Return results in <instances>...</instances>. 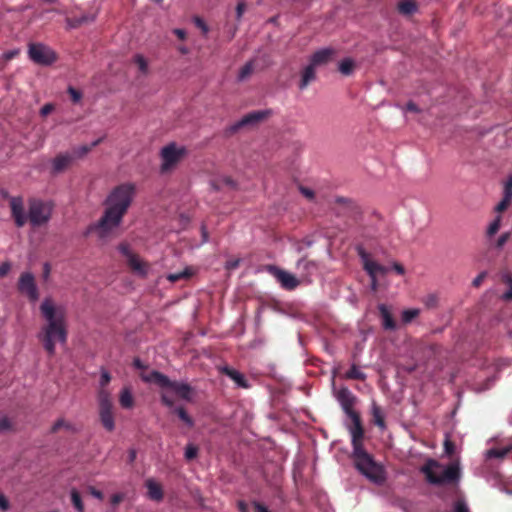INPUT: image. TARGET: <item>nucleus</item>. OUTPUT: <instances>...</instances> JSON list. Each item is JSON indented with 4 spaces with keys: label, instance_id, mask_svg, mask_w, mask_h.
Listing matches in <instances>:
<instances>
[{
    "label": "nucleus",
    "instance_id": "1",
    "mask_svg": "<svg viewBox=\"0 0 512 512\" xmlns=\"http://www.w3.org/2000/svg\"><path fill=\"white\" fill-rule=\"evenodd\" d=\"M136 195V185L126 182L114 187L105 200L106 208L97 223L88 227L87 233L96 232L100 239L108 237L117 228Z\"/></svg>",
    "mask_w": 512,
    "mask_h": 512
},
{
    "label": "nucleus",
    "instance_id": "2",
    "mask_svg": "<svg viewBox=\"0 0 512 512\" xmlns=\"http://www.w3.org/2000/svg\"><path fill=\"white\" fill-rule=\"evenodd\" d=\"M140 377L144 382L152 383L160 387L162 389L160 394L161 403L171 409V413L176 414L185 426L188 428L194 427L195 422L188 414L185 407L175 406V401L168 392V390H171L180 399L191 402L193 400V388L188 383L172 381L166 375L156 370L148 374L142 373Z\"/></svg>",
    "mask_w": 512,
    "mask_h": 512
},
{
    "label": "nucleus",
    "instance_id": "3",
    "mask_svg": "<svg viewBox=\"0 0 512 512\" xmlns=\"http://www.w3.org/2000/svg\"><path fill=\"white\" fill-rule=\"evenodd\" d=\"M40 312L46 324L42 326L38 338L49 356H53L56 343L65 344L67 341L65 311L62 307H56L52 298L47 297L40 305Z\"/></svg>",
    "mask_w": 512,
    "mask_h": 512
},
{
    "label": "nucleus",
    "instance_id": "4",
    "mask_svg": "<svg viewBox=\"0 0 512 512\" xmlns=\"http://www.w3.org/2000/svg\"><path fill=\"white\" fill-rule=\"evenodd\" d=\"M352 459L356 469L367 479L377 485H383L386 481V471L384 467L377 463L373 456L364 448L363 437L351 435Z\"/></svg>",
    "mask_w": 512,
    "mask_h": 512
},
{
    "label": "nucleus",
    "instance_id": "5",
    "mask_svg": "<svg viewBox=\"0 0 512 512\" xmlns=\"http://www.w3.org/2000/svg\"><path fill=\"white\" fill-rule=\"evenodd\" d=\"M420 472L425 476L426 482L434 486L458 485L461 479L458 461L444 467L437 460L428 459L420 467Z\"/></svg>",
    "mask_w": 512,
    "mask_h": 512
},
{
    "label": "nucleus",
    "instance_id": "6",
    "mask_svg": "<svg viewBox=\"0 0 512 512\" xmlns=\"http://www.w3.org/2000/svg\"><path fill=\"white\" fill-rule=\"evenodd\" d=\"M336 399L341 405L342 410L351 420L349 431L351 435L356 437H364V428L361 421L360 414L354 409L357 402V397L347 388L342 387L336 393Z\"/></svg>",
    "mask_w": 512,
    "mask_h": 512
},
{
    "label": "nucleus",
    "instance_id": "7",
    "mask_svg": "<svg viewBox=\"0 0 512 512\" xmlns=\"http://www.w3.org/2000/svg\"><path fill=\"white\" fill-rule=\"evenodd\" d=\"M53 203L41 199H30L28 203V221L32 227L46 225L52 216Z\"/></svg>",
    "mask_w": 512,
    "mask_h": 512
},
{
    "label": "nucleus",
    "instance_id": "8",
    "mask_svg": "<svg viewBox=\"0 0 512 512\" xmlns=\"http://www.w3.org/2000/svg\"><path fill=\"white\" fill-rule=\"evenodd\" d=\"M187 154L185 147H179L176 143H170L161 149L160 156L162 164L161 173L172 171Z\"/></svg>",
    "mask_w": 512,
    "mask_h": 512
},
{
    "label": "nucleus",
    "instance_id": "9",
    "mask_svg": "<svg viewBox=\"0 0 512 512\" xmlns=\"http://www.w3.org/2000/svg\"><path fill=\"white\" fill-rule=\"evenodd\" d=\"M28 56L34 63L41 66H50L58 60L57 53L43 43H30Z\"/></svg>",
    "mask_w": 512,
    "mask_h": 512
},
{
    "label": "nucleus",
    "instance_id": "10",
    "mask_svg": "<svg viewBox=\"0 0 512 512\" xmlns=\"http://www.w3.org/2000/svg\"><path fill=\"white\" fill-rule=\"evenodd\" d=\"M99 417L103 427L111 432L115 428V421L113 415V404L110 399L109 393L101 391L99 393Z\"/></svg>",
    "mask_w": 512,
    "mask_h": 512
},
{
    "label": "nucleus",
    "instance_id": "11",
    "mask_svg": "<svg viewBox=\"0 0 512 512\" xmlns=\"http://www.w3.org/2000/svg\"><path fill=\"white\" fill-rule=\"evenodd\" d=\"M17 290L31 303H35L39 299V290L35 281V277L31 272L21 273L17 282Z\"/></svg>",
    "mask_w": 512,
    "mask_h": 512
},
{
    "label": "nucleus",
    "instance_id": "12",
    "mask_svg": "<svg viewBox=\"0 0 512 512\" xmlns=\"http://www.w3.org/2000/svg\"><path fill=\"white\" fill-rule=\"evenodd\" d=\"M271 115H272V110H270V109L250 112V113L246 114L245 116H243L239 121H237L236 123L231 125L227 129V132L229 134H234L242 127L257 124V123L267 119Z\"/></svg>",
    "mask_w": 512,
    "mask_h": 512
},
{
    "label": "nucleus",
    "instance_id": "13",
    "mask_svg": "<svg viewBox=\"0 0 512 512\" xmlns=\"http://www.w3.org/2000/svg\"><path fill=\"white\" fill-rule=\"evenodd\" d=\"M267 271L280 283L281 287L285 290L292 291L296 289L301 280L297 278L295 275L278 268L274 265H269L267 267Z\"/></svg>",
    "mask_w": 512,
    "mask_h": 512
},
{
    "label": "nucleus",
    "instance_id": "14",
    "mask_svg": "<svg viewBox=\"0 0 512 512\" xmlns=\"http://www.w3.org/2000/svg\"><path fill=\"white\" fill-rule=\"evenodd\" d=\"M357 253L360 257L364 270L368 273L369 277L378 275H386L389 268L371 260L369 253L362 246L357 247Z\"/></svg>",
    "mask_w": 512,
    "mask_h": 512
},
{
    "label": "nucleus",
    "instance_id": "15",
    "mask_svg": "<svg viewBox=\"0 0 512 512\" xmlns=\"http://www.w3.org/2000/svg\"><path fill=\"white\" fill-rule=\"evenodd\" d=\"M296 268L299 271L301 282L311 283L312 277L319 269V265L316 261L304 256L297 261Z\"/></svg>",
    "mask_w": 512,
    "mask_h": 512
},
{
    "label": "nucleus",
    "instance_id": "16",
    "mask_svg": "<svg viewBox=\"0 0 512 512\" xmlns=\"http://www.w3.org/2000/svg\"><path fill=\"white\" fill-rule=\"evenodd\" d=\"M10 209L15 225L23 227L28 222V215L25 213L22 197H11Z\"/></svg>",
    "mask_w": 512,
    "mask_h": 512
},
{
    "label": "nucleus",
    "instance_id": "17",
    "mask_svg": "<svg viewBox=\"0 0 512 512\" xmlns=\"http://www.w3.org/2000/svg\"><path fill=\"white\" fill-rule=\"evenodd\" d=\"M73 162L70 153H60L51 162V174L58 175L64 172Z\"/></svg>",
    "mask_w": 512,
    "mask_h": 512
},
{
    "label": "nucleus",
    "instance_id": "18",
    "mask_svg": "<svg viewBox=\"0 0 512 512\" xmlns=\"http://www.w3.org/2000/svg\"><path fill=\"white\" fill-rule=\"evenodd\" d=\"M221 373L228 376L231 380H233L236 385L240 388L247 389L250 387V384L248 380L245 378L244 374L239 372L238 370L234 368H230L228 366H225L221 368Z\"/></svg>",
    "mask_w": 512,
    "mask_h": 512
},
{
    "label": "nucleus",
    "instance_id": "19",
    "mask_svg": "<svg viewBox=\"0 0 512 512\" xmlns=\"http://www.w3.org/2000/svg\"><path fill=\"white\" fill-rule=\"evenodd\" d=\"M147 488V495L149 499L154 501H161L164 497L162 486L154 479L149 478L145 482Z\"/></svg>",
    "mask_w": 512,
    "mask_h": 512
},
{
    "label": "nucleus",
    "instance_id": "20",
    "mask_svg": "<svg viewBox=\"0 0 512 512\" xmlns=\"http://www.w3.org/2000/svg\"><path fill=\"white\" fill-rule=\"evenodd\" d=\"M378 310L380 316L382 318V326L385 330H395L396 322L393 319L388 307L385 304H380L378 306Z\"/></svg>",
    "mask_w": 512,
    "mask_h": 512
},
{
    "label": "nucleus",
    "instance_id": "21",
    "mask_svg": "<svg viewBox=\"0 0 512 512\" xmlns=\"http://www.w3.org/2000/svg\"><path fill=\"white\" fill-rule=\"evenodd\" d=\"M334 55V50L325 48L316 51L311 57V64L314 66L327 63Z\"/></svg>",
    "mask_w": 512,
    "mask_h": 512
},
{
    "label": "nucleus",
    "instance_id": "22",
    "mask_svg": "<svg viewBox=\"0 0 512 512\" xmlns=\"http://www.w3.org/2000/svg\"><path fill=\"white\" fill-rule=\"evenodd\" d=\"M315 78H316L315 66L310 63L302 71L299 88L301 90L305 89L312 81L315 80Z\"/></svg>",
    "mask_w": 512,
    "mask_h": 512
},
{
    "label": "nucleus",
    "instance_id": "23",
    "mask_svg": "<svg viewBox=\"0 0 512 512\" xmlns=\"http://www.w3.org/2000/svg\"><path fill=\"white\" fill-rule=\"evenodd\" d=\"M126 261L133 272H136L140 275L146 274V265L140 260L137 254H132L131 256L126 258Z\"/></svg>",
    "mask_w": 512,
    "mask_h": 512
},
{
    "label": "nucleus",
    "instance_id": "24",
    "mask_svg": "<svg viewBox=\"0 0 512 512\" xmlns=\"http://www.w3.org/2000/svg\"><path fill=\"white\" fill-rule=\"evenodd\" d=\"M371 414L373 423L380 429H385L386 423L384 413L381 407L378 406L375 402L372 403Z\"/></svg>",
    "mask_w": 512,
    "mask_h": 512
},
{
    "label": "nucleus",
    "instance_id": "25",
    "mask_svg": "<svg viewBox=\"0 0 512 512\" xmlns=\"http://www.w3.org/2000/svg\"><path fill=\"white\" fill-rule=\"evenodd\" d=\"M103 138H99L92 142L90 145H81L78 147H74L72 149L71 155L73 156V160L75 158H82L86 154H88L94 147L98 146L102 142Z\"/></svg>",
    "mask_w": 512,
    "mask_h": 512
},
{
    "label": "nucleus",
    "instance_id": "26",
    "mask_svg": "<svg viewBox=\"0 0 512 512\" xmlns=\"http://www.w3.org/2000/svg\"><path fill=\"white\" fill-rule=\"evenodd\" d=\"M119 403L124 409H131L134 406V397L130 388L124 387L119 396Z\"/></svg>",
    "mask_w": 512,
    "mask_h": 512
},
{
    "label": "nucleus",
    "instance_id": "27",
    "mask_svg": "<svg viewBox=\"0 0 512 512\" xmlns=\"http://www.w3.org/2000/svg\"><path fill=\"white\" fill-rule=\"evenodd\" d=\"M417 10V4L414 0H401L398 3V11L403 15H411Z\"/></svg>",
    "mask_w": 512,
    "mask_h": 512
},
{
    "label": "nucleus",
    "instance_id": "28",
    "mask_svg": "<svg viewBox=\"0 0 512 512\" xmlns=\"http://www.w3.org/2000/svg\"><path fill=\"white\" fill-rule=\"evenodd\" d=\"M501 280L508 286V290L502 294L501 299L509 302L512 300V275L510 273L502 274Z\"/></svg>",
    "mask_w": 512,
    "mask_h": 512
},
{
    "label": "nucleus",
    "instance_id": "29",
    "mask_svg": "<svg viewBox=\"0 0 512 512\" xmlns=\"http://www.w3.org/2000/svg\"><path fill=\"white\" fill-rule=\"evenodd\" d=\"M345 378L351 380L364 381L366 379V374L362 372L355 364H353L350 367V369L345 373Z\"/></svg>",
    "mask_w": 512,
    "mask_h": 512
},
{
    "label": "nucleus",
    "instance_id": "30",
    "mask_svg": "<svg viewBox=\"0 0 512 512\" xmlns=\"http://www.w3.org/2000/svg\"><path fill=\"white\" fill-rule=\"evenodd\" d=\"M512 451V446L504 448H493L487 451L488 458H504L507 454Z\"/></svg>",
    "mask_w": 512,
    "mask_h": 512
},
{
    "label": "nucleus",
    "instance_id": "31",
    "mask_svg": "<svg viewBox=\"0 0 512 512\" xmlns=\"http://www.w3.org/2000/svg\"><path fill=\"white\" fill-rule=\"evenodd\" d=\"M193 275V271L191 268H186L184 269L183 271L181 272H177V273H171L167 276V279L170 281V282H177L179 280H182V279H188L190 278L191 276Z\"/></svg>",
    "mask_w": 512,
    "mask_h": 512
},
{
    "label": "nucleus",
    "instance_id": "32",
    "mask_svg": "<svg viewBox=\"0 0 512 512\" xmlns=\"http://www.w3.org/2000/svg\"><path fill=\"white\" fill-rule=\"evenodd\" d=\"M354 67L355 63L350 58H345L339 63V71L345 76L352 74Z\"/></svg>",
    "mask_w": 512,
    "mask_h": 512
},
{
    "label": "nucleus",
    "instance_id": "33",
    "mask_svg": "<svg viewBox=\"0 0 512 512\" xmlns=\"http://www.w3.org/2000/svg\"><path fill=\"white\" fill-rule=\"evenodd\" d=\"M254 70V64L253 61L247 62L239 71L238 73V81H244L246 80Z\"/></svg>",
    "mask_w": 512,
    "mask_h": 512
},
{
    "label": "nucleus",
    "instance_id": "34",
    "mask_svg": "<svg viewBox=\"0 0 512 512\" xmlns=\"http://www.w3.org/2000/svg\"><path fill=\"white\" fill-rule=\"evenodd\" d=\"M71 501H72L73 506L75 507V509L78 512L84 511V505H83L80 493L75 488H73L71 490Z\"/></svg>",
    "mask_w": 512,
    "mask_h": 512
},
{
    "label": "nucleus",
    "instance_id": "35",
    "mask_svg": "<svg viewBox=\"0 0 512 512\" xmlns=\"http://www.w3.org/2000/svg\"><path fill=\"white\" fill-rule=\"evenodd\" d=\"M501 216H497L491 223L490 225L488 226L487 228V231H486V235L487 237H492L494 236L500 229V226H501Z\"/></svg>",
    "mask_w": 512,
    "mask_h": 512
},
{
    "label": "nucleus",
    "instance_id": "36",
    "mask_svg": "<svg viewBox=\"0 0 512 512\" xmlns=\"http://www.w3.org/2000/svg\"><path fill=\"white\" fill-rule=\"evenodd\" d=\"M420 311L418 309H407L402 312V320L404 323L411 322L414 318L419 315Z\"/></svg>",
    "mask_w": 512,
    "mask_h": 512
},
{
    "label": "nucleus",
    "instance_id": "37",
    "mask_svg": "<svg viewBox=\"0 0 512 512\" xmlns=\"http://www.w3.org/2000/svg\"><path fill=\"white\" fill-rule=\"evenodd\" d=\"M134 63L138 66L139 70L146 74L147 71H148V63L146 61V59L140 55V54H137L135 55L134 57Z\"/></svg>",
    "mask_w": 512,
    "mask_h": 512
},
{
    "label": "nucleus",
    "instance_id": "38",
    "mask_svg": "<svg viewBox=\"0 0 512 512\" xmlns=\"http://www.w3.org/2000/svg\"><path fill=\"white\" fill-rule=\"evenodd\" d=\"M198 447L193 444H188L185 448V458L188 461L195 459L198 455Z\"/></svg>",
    "mask_w": 512,
    "mask_h": 512
},
{
    "label": "nucleus",
    "instance_id": "39",
    "mask_svg": "<svg viewBox=\"0 0 512 512\" xmlns=\"http://www.w3.org/2000/svg\"><path fill=\"white\" fill-rule=\"evenodd\" d=\"M62 428H66L68 430H71L72 429V425L70 423L66 422L64 419H58L53 424V426L51 428V432L52 433H56V432H58Z\"/></svg>",
    "mask_w": 512,
    "mask_h": 512
},
{
    "label": "nucleus",
    "instance_id": "40",
    "mask_svg": "<svg viewBox=\"0 0 512 512\" xmlns=\"http://www.w3.org/2000/svg\"><path fill=\"white\" fill-rule=\"evenodd\" d=\"M13 429V423L7 417H0V433L11 431Z\"/></svg>",
    "mask_w": 512,
    "mask_h": 512
},
{
    "label": "nucleus",
    "instance_id": "41",
    "mask_svg": "<svg viewBox=\"0 0 512 512\" xmlns=\"http://www.w3.org/2000/svg\"><path fill=\"white\" fill-rule=\"evenodd\" d=\"M511 202L512 199L503 196L502 200L495 207V211L498 213L504 212L510 206Z\"/></svg>",
    "mask_w": 512,
    "mask_h": 512
},
{
    "label": "nucleus",
    "instance_id": "42",
    "mask_svg": "<svg viewBox=\"0 0 512 512\" xmlns=\"http://www.w3.org/2000/svg\"><path fill=\"white\" fill-rule=\"evenodd\" d=\"M94 18H95L94 16H87V15H84L81 17H76L72 20L73 21L72 26L73 27L81 26L82 24L92 22L94 20Z\"/></svg>",
    "mask_w": 512,
    "mask_h": 512
},
{
    "label": "nucleus",
    "instance_id": "43",
    "mask_svg": "<svg viewBox=\"0 0 512 512\" xmlns=\"http://www.w3.org/2000/svg\"><path fill=\"white\" fill-rule=\"evenodd\" d=\"M503 196L512 199V174L509 175L504 184Z\"/></svg>",
    "mask_w": 512,
    "mask_h": 512
},
{
    "label": "nucleus",
    "instance_id": "44",
    "mask_svg": "<svg viewBox=\"0 0 512 512\" xmlns=\"http://www.w3.org/2000/svg\"><path fill=\"white\" fill-rule=\"evenodd\" d=\"M424 303L428 308H435L438 304V296L436 294H429L425 297Z\"/></svg>",
    "mask_w": 512,
    "mask_h": 512
},
{
    "label": "nucleus",
    "instance_id": "45",
    "mask_svg": "<svg viewBox=\"0 0 512 512\" xmlns=\"http://www.w3.org/2000/svg\"><path fill=\"white\" fill-rule=\"evenodd\" d=\"M454 512H470L464 500H457L453 506Z\"/></svg>",
    "mask_w": 512,
    "mask_h": 512
},
{
    "label": "nucleus",
    "instance_id": "46",
    "mask_svg": "<svg viewBox=\"0 0 512 512\" xmlns=\"http://www.w3.org/2000/svg\"><path fill=\"white\" fill-rule=\"evenodd\" d=\"M118 250L119 252L125 257V258H128L129 256H131L132 254H134L131 249H130V246L128 243L126 242H122L119 244L118 246Z\"/></svg>",
    "mask_w": 512,
    "mask_h": 512
},
{
    "label": "nucleus",
    "instance_id": "47",
    "mask_svg": "<svg viewBox=\"0 0 512 512\" xmlns=\"http://www.w3.org/2000/svg\"><path fill=\"white\" fill-rule=\"evenodd\" d=\"M444 451L448 456H452L455 452V444L449 438L444 441Z\"/></svg>",
    "mask_w": 512,
    "mask_h": 512
},
{
    "label": "nucleus",
    "instance_id": "48",
    "mask_svg": "<svg viewBox=\"0 0 512 512\" xmlns=\"http://www.w3.org/2000/svg\"><path fill=\"white\" fill-rule=\"evenodd\" d=\"M510 238V233L509 232H506V233H503L496 241V248L498 249H501L506 243L507 241L509 240Z\"/></svg>",
    "mask_w": 512,
    "mask_h": 512
},
{
    "label": "nucleus",
    "instance_id": "49",
    "mask_svg": "<svg viewBox=\"0 0 512 512\" xmlns=\"http://www.w3.org/2000/svg\"><path fill=\"white\" fill-rule=\"evenodd\" d=\"M110 380H111L110 373L107 370L102 369L101 370V377H100V385L102 387H105L106 385L109 384Z\"/></svg>",
    "mask_w": 512,
    "mask_h": 512
},
{
    "label": "nucleus",
    "instance_id": "50",
    "mask_svg": "<svg viewBox=\"0 0 512 512\" xmlns=\"http://www.w3.org/2000/svg\"><path fill=\"white\" fill-rule=\"evenodd\" d=\"M68 93L69 95L71 96V99L73 102H79L80 99L82 98V94L80 91L76 90L75 88L73 87H69L68 88Z\"/></svg>",
    "mask_w": 512,
    "mask_h": 512
},
{
    "label": "nucleus",
    "instance_id": "51",
    "mask_svg": "<svg viewBox=\"0 0 512 512\" xmlns=\"http://www.w3.org/2000/svg\"><path fill=\"white\" fill-rule=\"evenodd\" d=\"M194 23L198 28H200L202 30L203 34L208 33L209 28H208L207 24L200 17H195Z\"/></svg>",
    "mask_w": 512,
    "mask_h": 512
},
{
    "label": "nucleus",
    "instance_id": "52",
    "mask_svg": "<svg viewBox=\"0 0 512 512\" xmlns=\"http://www.w3.org/2000/svg\"><path fill=\"white\" fill-rule=\"evenodd\" d=\"M487 276V272L486 271H483L481 272L473 281H472V285L473 287L475 288H478L481 286L482 282L484 281V279L486 278Z\"/></svg>",
    "mask_w": 512,
    "mask_h": 512
},
{
    "label": "nucleus",
    "instance_id": "53",
    "mask_svg": "<svg viewBox=\"0 0 512 512\" xmlns=\"http://www.w3.org/2000/svg\"><path fill=\"white\" fill-rule=\"evenodd\" d=\"M55 109L54 105L51 104V103H47L45 104L41 109H40V115L42 117H46L47 115H49L53 110Z\"/></svg>",
    "mask_w": 512,
    "mask_h": 512
},
{
    "label": "nucleus",
    "instance_id": "54",
    "mask_svg": "<svg viewBox=\"0 0 512 512\" xmlns=\"http://www.w3.org/2000/svg\"><path fill=\"white\" fill-rule=\"evenodd\" d=\"M124 499V496L123 494L121 493H116V494H113L111 496V499H110V502L113 506H117L118 504H120Z\"/></svg>",
    "mask_w": 512,
    "mask_h": 512
},
{
    "label": "nucleus",
    "instance_id": "55",
    "mask_svg": "<svg viewBox=\"0 0 512 512\" xmlns=\"http://www.w3.org/2000/svg\"><path fill=\"white\" fill-rule=\"evenodd\" d=\"M246 4L244 2H239L236 7V17L237 20H240L243 13L245 12Z\"/></svg>",
    "mask_w": 512,
    "mask_h": 512
},
{
    "label": "nucleus",
    "instance_id": "56",
    "mask_svg": "<svg viewBox=\"0 0 512 512\" xmlns=\"http://www.w3.org/2000/svg\"><path fill=\"white\" fill-rule=\"evenodd\" d=\"M254 512H270L268 508L260 502L254 501L252 503Z\"/></svg>",
    "mask_w": 512,
    "mask_h": 512
},
{
    "label": "nucleus",
    "instance_id": "57",
    "mask_svg": "<svg viewBox=\"0 0 512 512\" xmlns=\"http://www.w3.org/2000/svg\"><path fill=\"white\" fill-rule=\"evenodd\" d=\"M10 507L8 499L3 495L0 494V509L3 511L8 510Z\"/></svg>",
    "mask_w": 512,
    "mask_h": 512
},
{
    "label": "nucleus",
    "instance_id": "58",
    "mask_svg": "<svg viewBox=\"0 0 512 512\" xmlns=\"http://www.w3.org/2000/svg\"><path fill=\"white\" fill-rule=\"evenodd\" d=\"M11 266L8 262H4L0 265V277H4L8 274Z\"/></svg>",
    "mask_w": 512,
    "mask_h": 512
},
{
    "label": "nucleus",
    "instance_id": "59",
    "mask_svg": "<svg viewBox=\"0 0 512 512\" xmlns=\"http://www.w3.org/2000/svg\"><path fill=\"white\" fill-rule=\"evenodd\" d=\"M392 268L399 275H403L405 273V268L400 263H397V262L393 263Z\"/></svg>",
    "mask_w": 512,
    "mask_h": 512
},
{
    "label": "nucleus",
    "instance_id": "60",
    "mask_svg": "<svg viewBox=\"0 0 512 512\" xmlns=\"http://www.w3.org/2000/svg\"><path fill=\"white\" fill-rule=\"evenodd\" d=\"M173 33L180 39V40H185L186 39V31L183 30V29H180V28H176L173 30Z\"/></svg>",
    "mask_w": 512,
    "mask_h": 512
},
{
    "label": "nucleus",
    "instance_id": "61",
    "mask_svg": "<svg viewBox=\"0 0 512 512\" xmlns=\"http://www.w3.org/2000/svg\"><path fill=\"white\" fill-rule=\"evenodd\" d=\"M89 491H90V494H91L92 496H94L95 498L100 499V500H102V499H103V493H102L100 490H97V489H96V488H94V487H90V488H89Z\"/></svg>",
    "mask_w": 512,
    "mask_h": 512
},
{
    "label": "nucleus",
    "instance_id": "62",
    "mask_svg": "<svg viewBox=\"0 0 512 512\" xmlns=\"http://www.w3.org/2000/svg\"><path fill=\"white\" fill-rule=\"evenodd\" d=\"M300 190H301V193L308 199H312L314 197V192L311 189L306 188V187H301Z\"/></svg>",
    "mask_w": 512,
    "mask_h": 512
},
{
    "label": "nucleus",
    "instance_id": "63",
    "mask_svg": "<svg viewBox=\"0 0 512 512\" xmlns=\"http://www.w3.org/2000/svg\"><path fill=\"white\" fill-rule=\"evenodd\" d=\"M238 510L240 512H249L250 511L249 510V505L246 502H244V501H239L238 502Z\"/></svg>",
    "mask_w": 512,
    "mask_h": 512
},
{
    "label": "nucleus",
    "instance_id": "64",
    "mask_svg": "<svg viewBox=\"0 0 512 512\" xmlns=\"http://www.w3.org/2000/svg\"><path fill=\"white\" fill-rule=\"evenodd\" d=\"M406 110L410 111V112H418L419 111L417 105L414 102H412V101H409L406 104Z\"/></svg>",
    "mask_w": 512,
    "mask_h": 512
}]
</instances>
